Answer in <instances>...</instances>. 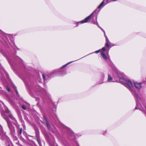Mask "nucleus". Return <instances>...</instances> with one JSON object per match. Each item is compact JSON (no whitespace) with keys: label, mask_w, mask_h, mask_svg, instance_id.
Here are the masks:
<instances>
[{"label":"nucleus","mask_w":146,"mask_h":146,"mask_svg":"<svg viewBox=\"0 0 146 146\" xmlns=\"http://www.w3.org/2000/svg\"><path fill=\"white\" fill-rule=\"evenodd\" d=\"M124 85L125 86L129 89L133 94H134V96L139 104H140V102H142L143 100V99L139 97L134 92L133 84L129 80H126V82H125Z\"/></svg>","instance_id":"nucleus-1"},{"label":"nucleus","mask_w":146,"mask_h":146,"mask_svg":"<svg viewBox=\"0 0 146 146\" xmlns=\"http://www.w3.org/2000/svg\"><path fill=\"white\" fill-rule=\"evenodd\" d=\"M117 74V79L119 80L121 82L124 84L125 82H126V80L124 79L123 78V73L118 72Z\"/></svg>","instance_id":"nucleus-2"},{"label":"nucleus","mask_w":146,"mask_h":146,"mask_svg":"<svg viewBox=\"0 0 146 146\" xmlns=\"http://www.w3.org/2000/svg\"><path fill=\"white\" fill-rule=\"evenodd\" d=\"M96 11V10L94 11L93 12L92 14H91L90 15L86 18L84 19L82 21H81L79 22H77V26H78V25L80 23L82 24L88 22V21L92 17V16L93 15L94 13Z\"/></svg>","instance_id":"nucleus-3"},{"label":"nucleus","mask_w":146,"mask_h":146,"mask_svg":"<svg viewBox=\"0 0 146 146\" xmlns=\"http://www.w3.org/2000/svg\"><path fill=\"white\" fill-rule=\"evenodd\" d=\"M135 87L137 89H140L141 88V83H139L137 82H135L134 83Z\"/></svg>","instance_id":"nucleus-4"},{"label":"nucleus","mask_w":146,"mask_h":146,"mask_svg":"<svg viewBox=\"0 0 146 146\" xmlns=\"http://www.w3.org/2000/svg\"><path fill=\"white\" fill-rule=\"evenodd\" d=\"M113 79L112 77L111 76L110 74H108V80L107 81V82H113Z\"/></svg>","instance_id":"nucleus-5"},{"label":"nucleus","mask_w":146,"mask_h":146,"mask_svg":"<svg viewBox=\"0 0 146 146\" xmlns=\"http://www.w3.org/2000/svg\"><path fill=\"white\" fill-rule=\"evenodd\" d=\"M101 55L102 57L105 60H107V58L103 51H101Z\"/></svg>","instance_id":"nucleus-6"},{"label":"nucleus","mask_w":146,"mask_h":146,"mask_svg":"<svg viewBox=\"0 0 146 146\" xmlns=\"http://www.w3.org/2000/svg\"><path fill=\"white\" fill-rule=\"evenodd\" d=\"M104 0L102 3L99 5L97 9H100L101 7H103L104 5Z\"/></svg>","instance_id":"nucleus-7"},{"label":"nucleus","mask_w":146,"mask_h":146,"mask_svg":"<svg viewBox=\"0 0 146 146\" xmlns=\"http://www.w3.org/2000/svg\"><path fill=\"white\" fill-rule=\"evenodd\" d=\"M46 122V124L47 126V127L48 128V129L49 130H51V129L50 128V127L48 124V123L47 122L46 120V119H45Z\"/></svg>","instance_id":"nucleus-8"},{"label":"nucleus","mask_w":146,"mask_h":146,"mask_svg":"<svg viewBox=\"0 0 146 146\" xmlns=\"http://www.w3.org/2000/svg\"><path fill=\"white\" fill-rule=\"evenodd\" d=\"M72 62H73V61H72V62H68V63L66 64H65L63 66H62L61 67V68H64L67 65H68V64H69Z\"/></svg>","instance_id":"nucleus-9"},{"label":"nucleus","mask_w":146,"mask_h":146,"mask_svg":"<svg viewBox=\"0 0 146 146\" xmlns=\"http://www.w3.org/2000/svg\"><path fill=\"white\" fill-rule=\"evenodd\" d=\"M111 45V43H106V46L107 47H109Z\"/></svg>","instance_id":"nucleus-10"},{"label":"nucleus","mask_w":146,"mask_h":146,"mask_svg":"<svg viewBox=\"0 0 146 146\" xmlns=\"http://www.w3.org/2000/svg\"><path fill=\"white\" fill-rule=\"evenodd\" d=\"M106 43H111L108 37H106Z\"/></svg>","instance_id":"nucleus-11"},{"label":"nucleus","mask_w":146,"mask_h":146,"mask_svg":"<svg viewBox=\"0 0 146 146\" xmlns=\"http://www.w3.org/2000/svg\"><path fill=\"white\" fill-rule=\"evenodd\" d=\"M106 48L105 47H103L102 48V51H103L104 52L106 51Z\"/></svg>","instance_id":"nucleus-12"},{"label":"nucleus","mask_w":146,"mask_h":146,"mask_svg":"<svg viewBox=\"0 0 146 146\" xmlns=\"http://www.w3.org/2000/svg\"><path fill=\"white\" fill-rule=\"evenodd\" d=\"M100 50H97V51H96L94 53H99L100 52Z\"/></svg>","instance_id":"nucleus-13"},{"label":"nucleus","mask_w":146,"mask_h":146,"mask_svg":"<svg viewBox=\"0 0 146 146\" xmlns=\"http://www.w3.org/2000/svg\"><path fill=\"white\" fill-rule=\"evenodd\" d=\"M22 108L23 109H24V110H26V107L24 106H22Z\"/></svg>","instance_id":"nucleus-14"},{"label":"nucleus","mask_w":146,"mask_h":146,"mask_svg":"<svg viewBox=\"0 0 146 146\" xmlns=\"http://www.w3.org/2000/svg\"><path fill=\"white\" fill-rule=\"evenodd\" d=\"M103 32L104 33V36L106 38V37H107V36H106V33H105V31H103Z\"/></svg>","instance_id":"nucleus-15"},{"label":"nucleus","mask_w":146,"mask_h":146,"mask_svg":"<svg viewBox=\"0 0 146 146\" xmlns=\"http://www.w3.org/2000/svg\"><path fill=\"white\" fill-rule=\"evenodd\" d=\"M42 76H43V79L44 80L45 79V76H44L43 74Z\"/></svg>","instance_id":"nucleus-16"},{"label":"nucleus","mask_w":146,"mask_h":146,"mask_svg":"<svg viewBox=\"0 0 146 146\" xmlns=\"http://www.w3.org/2000/svg\"><path fill=\"white\" fill-rule=\"evenodd\" d=\"M22 129H21L20 130V134H21V133H22Z\"/></svg>","instance_id":"nucleus-17"},{"label":"nucleus","mask_w":146,"mask_h":146,"mask_svg":"<svg viewBox=\"0 0 146 146\" xmlns=\"http://www.w3.org/2000/svg\"><path fill=\"white\" fill-rule=\"evenodd\" d=\"M92 22L95 24H96V22L94 21H92Z\"/></svg>","instance_id":"nucleus-18"},{"label":"nucleus","mask_w":146,"mask_h":146,"mask_svg":"<svg viewBox=\"0 0 146 146\" xmlns=\"http://www.w3.org/2000/svg\"><path fill=\"white\" fill-rule=\"evenodd\" d=\"M1 129H0V131H1V132H2L3 131V130H2V128L1 127Z\"/></svg>","instance_id":"nucleus-19"},{"label":"nucleus","mask_w":146,"mask_h":146,"mask_svg":"<svg viewBox=\"0 0 146 146\" xmlns=\"http://www.w3.org/2000/svg\"><path fill=\"white\" fill-rule=\"evenodd\" d=\"M100 28L101 30L103 31H103H104L102 28L101 27H100L99 26H98Z\"/></svg>","instance_id":"nucleus-20"},{"label":"nucleus","mask_w":146,"mask_h":146,"mask_svg":"<svg viewBox=\"0 0 146 146\" xmlns=\"http://www.w3.org/2000/svg\"><path fill=\"white\" fill-rule=\"evenodd\" d=\"M7 90H8V91H9H9H10V90H9V89L8 88H7Z\"/></svg>","instance_id":"nucleus-21"},{"label":"nucleus","mask_w":146,"mask_h":146,"mask_svg":"<svg viewBox=\"0 0 146 146\" xmlns=\"http://www.w3.org/2000/svg\"><path fill=\"white\" fill-rule=\"evenodd\" d=\"M108 1V0H107V3H108L109 2V1Z\"/></svg>","instance_id":"nucleus-22"},{"label":"nucleus","mask_w":146,"mask_h":146,"mask_svg":"<svg viewBox=\"0 0 146 146\" xmlns=\"http://www.w3.org/2000/svg\"><path fill=\"white\" fill-rule=\"evenodd\" d=\"M117 0H113V1H117Z\"/></svg>","instance_id":"nucleus-23"},{"label":"nucleus","mask_w":146,"mask_h":146,"mask_svg":"<svg viewBox=\"0 0 146 146\" xmlns=\"http://www.w3.org/2000/svg\"><path fill=\"white\" fill-rule=\"evenodd\" d=\"M97 16H96V20H97Z\"/></svg>","instance_id":"nucleus-24"},{"label":"nucleus","mask_w":146,"mask_h":146,"mask_svg":"<svg viewBox=\"0 0 146 146\" xmlns=\"http://www.w3.org/2000/svg\"><path fill=\"white\" fill-rule=\"evenodd\" d=\"M135 109H137V107H135Z\"/></svg>","instance_id":"nucleus-25"}]
</instances>
